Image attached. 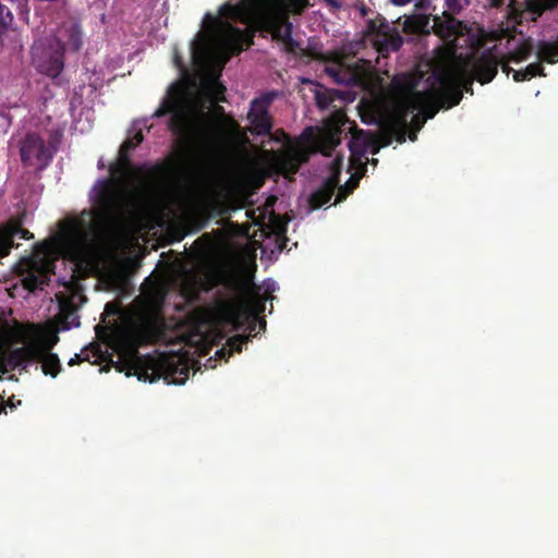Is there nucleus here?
Masks as SVG:
<instances>
[{"mask_svg":"<svg viewBox=\"0 0 558 558\" xmlns=\"http://www.w3.org/2000/svg\"><path fill=\"white\" fill-rule=\"evenodd\" d=\"M393 142H348V147L351 153L349 158L348 171L351 172L349 180L340 185L338 183L336 202L344 201L353 191L359 186L360 180L366 172L365 154H377L381 147L389 146Z\"/></svg>","mask_w":558,"mask_h":558,"instance_id":"obj_7","label":"nucleus"},{"mask_svg":"<svg viewBox=\"0 0 558 558\" xmlns=\"http://www.w3.org/2000/svg\"><path fill=\"white\" fill-rule=\"evenodd\" d=\"M343 160V154L337 153L336 156L326 165L329 172L328 177L324 180L322 186L310 196V205L313 209H318L330 202L338 183L340 182Z\"/></svg>","mask_w":558,"mask_h":558,"instance_id":"obj_11","label":"nucleus"},{"mask_svg":"<svg viewBox=\"0 0 558 558\" xmlns=\"http://www.w3.org/2000/svg\"><path fill=\"white\" fill-rule=\"evenodd\" d=\"M530 52H531V47L523 45L517 51H514L512 53V60L513 61L524 60L527 58Z\"/></svg>","mask_w":558,"mask_h":558,"instance_id":"obj_30","label":"nucleus"},{"mask_svg":"<svg viewBox=\"0 0 558 558\" xmlns=\"http://www.w3.org/2000/svg\"><path fill=\"white\" fill-rule=\"evenodd\" d=\"M12 12L0 3V36H2L9 29V27L12 25Z\"/></svg>","mask_w":558,"mask_h":558,"instance_id":"obj_27","label":"nucleus"},{"mask_svg":"<svg viewBox=\"0 0 558 558\" xmlns=\"http://www.w3.org/2000/svg\"><path fill=\"white\" fill-rule=\"evenodd\" d=\"M64 54L48 37L37 38L32 46V62L35 69L51 78H57L64 68Z\"/></svg>","mask_w":558,"mask_h":558,"instance_id":"obj_8","label":"nucleus"},{"mask_svg":"<svg viewBox=\"0 0 558 558\" xmlns=\"http://www.w3.org/2000/svg\"><path fill=\"white\" fill-rule=\"evenodd\" d=\"M498 56L492 51L477 58L454 60L438 72L433 73L423 89L414 75L400 74L393 77L390 89L392 112L387 122V136L380 140H414L427 119H432L440 108H451L462 98V88L473 80L482 84L490 82L497 74ZM355 125L336 110L324 120L322 126L308 128L293 140H340L350 134V140H362L354 132ZM270 140H281L270 135ZM282 140H292L283 135Z\"/></svg>","mask_w":558,"mask_h":558,"instance_id":"obj_2","label":"nucleus"},{"mask_svg":"<svg viewBox=\"0 0 558 558\" xmlns=\"http://www.w3.org/2000/svg\"><path fill=\"white\" fill-rule=\"evenodd\" d=\"M7 405H9L10 408H14V407H15V405H14V403H13L12 401H9V402L5 404V407H7Z\"/></svg>","mask_w":558,"mask_h":558,"instance_id":"obj_41","label":"nucleus"},{"mask_svg":"<svg viewBox=\"0 0 558 558\" xmlns=\"http://www.w3.org/2000/svg\"><path fill=\"white\" fill-rule=\"evenodd\" d=\"M82 101L77 98V93L71 100V114L73 123L70 128L68 136L76 137L87 134L94 122V112L88 107H82Z\"/></svg>","mask_w":558,"mask_h":558,"instance_id":"obj_16","label":"nucleus"},{"mask_svg":"<svg viewBox=\"0 0 558 558\" xmlns=\"http://www.w3.org/2000/svg\"><path fill=\"white\" fill-rule=\"evenodd\" d=\"M2 412H5V404L4 403H0V414Z\"/></svg>","mask_w":558,"mask_h":558,"instance_id":"obj_40","label":"nucleus"},{"mask_svg":"<svg viewBox=\"0 0 558 558\" xmlns=\"http://www.w3.org/2000/svg\"><path fill=\"white\" fill-rule=\"evenodd\" d=\"M48 38L65 53L77 52L83 46V33L75 20L63 22Z\"/></svg>","mask_w":558,"mask_h":558,"instance_id":"obj_12","label":"nucleus"},{"mask_svg":"<svg viewBox=\"0 0 558 558\" xmlns=\"http://www.w3.org/2000/svg\"><path fill=\"white\" fill-rule=\"evenodd\" d=\"M133 350H134L135 353H137L136 343L133 344Z\"/></svg>","mask_w":558,"mask_h":558,"instance_id":"obj_42","label":"nucleus"},{"mask_svg":"<svg viewBox=\"0 0 558 558\" xmlns=\"http://www.w3.org/2000/svg\"><path fill=\"white\" fill-rule=\"evenodd\" d=\"M142 142H122L119 148V158L123 163H129V153L137 147Z\"/></svg>","mask_w":558,"mask_h":558,"instance_id":"obj_28","label":"nucleus"},{"mask_svg":"<svg viewBox=\"0 0 558 558\" xmlns=\"http://www.w3.org/2000/svg\"><path fill=\"white\" fill-rule=\"evenodd\" d=\"M276 96L277 94L271 92L251 101L246 120L247 129L252 135L264 136L270 134L272 121L268 109Z\"/></svg>","mask_w":558,"mask_h":558,"instance_id":"obj_10","label":"nucleus"},{"mask_svg":"<svg viewBox=\"0 0 558 558\" xmlns=\"http://www.w3.org/2000/svg\"><path fill=\"white\" fill-rule=\"evenodd\" d=\"M32 347L39 350L34 361L41 363L43 373L53 378L57 377L62 369L59 356L56 353L46 352V349L40 344H32Z\"/></svg>","mask_w":558,"mask_h":558,"instance_id":"obj_19","label":"nucleus"},{"mask_svg":"<svg viewBox=\"0 0 558 558\" xmlns=\"http://www.w3.org/2000/svg\"><path fill=\"white\" fill-rule=\"evenodd\" d=\"M106 81L105 74L94 72L88 77V92L94 93L98 87L102 86L104 82Z\"/></svg>","mask_w":558,"mask_h":558,"instance_id":"obj_29","label":"nucleus"},{"mask_svg":"<svg viewBox=\"0 0 558 558\" xmlns=\"http://www.w3.org/2000/svg\"><path fill=\"white\" fill-rule=\"evenodd\" d=\"M39 350L35 347L25 345L0 352V373L7 374L17 367H26L28 363L34 362Z\"/></svg>","mask_w":558,"mask_h":558,"instance_id":"obj_15","label":"nucleus"},{"mask_svg":"<svg viewBox=\"0 0 558 558\" xmlns=\"http://www.w3.org/2000/svg\"><path fill=\"white\" fill-rule=\"evenodd\" d=\"M58 340H59L58 336H53L52 338L47 340L45 343H39V344L46 349V352H50V350L58 342Z\"/></svg>","mask_w":558,"mask_h":558,"instance_id":"obj_34","label":"nucleus"},{"mask_svg":"<svg viewBox=\"0 0 558 558\" xmlns=\"http://www.w3.org/2000/svg\"><path fill=\"white\" fill-rule=\"evenodd\" d=\"M238 289L247 296V302L240 307L232 311V316L240 325V318L243 316L245 319L251 318L248 323V335H235L227 340L228 348H221L216 352V355L220 360L228 361L233 352L240 353L242 345L256 336V327L259 324L260 328H266V322L264 319L258 320L257 315L264 311L265 300L259 294V288L248 280H241L236 283ZM239 328V326H236Z\"/></svg>","mask_w":558,"mask_h":558,"instance_id":"obj_5","label":"nucleus"},{"mask_svg":"<svg viewBox=\"0 0 558 558\" xmlns=\"http://www.w3.org/2000/svg\"><path fill=\"white\" fill-rule=\"evenodd\" d=\"M56 319L63 330L80 326V317L76 314V307L70 299L62 298L59 301V313Z\"/></svg>","mask_w":558,"mask_h":558,"instance_id":"obj_18","label":"nucleus"},{"mask_svg":"<svg viewBox=\"0 0 558 558\" xmlns=\"http://www.w3.org/2000/svg\"><path fill=\"white\" fill-rule=\"evenodd\" d=\"M365 158L367 159L366 165H367V163H372V165L376 166V165H377V162H378V160H377V159H375V158L368 159L366 156H365Z\"/></svg>","mask_w":558,"mask_h":558,"instance_id":"obj_39","label":"nucleus"},{"mask_svg":"<svg viewBox=\"0 0 558 558\" xmlns=\"http://www.w3.org/2000/svg\"><path fill=\"white\" fill-rule=\"evenodd\" d=\"M53 144L54 142H22L20 153L23 165L45 168L58 149Z\"/></svg>","mask_w":558,"mask_h":558,"instance_id":"obj_13","label":"nucleus"},{"mask_svg":"<svg viewBox=\"0 0 558 558\" xmlns=\"http://www.w3.org/2000/svg\"><path fill=\"white\" fill-rule=\"evenodd\" d=\"M489 3L494 8H500L502 5H507L508 8V15L512 16L513 19H520L521 21L524 20V17H521L522 11L524 9L523 3L518 4L514 0H489Z\"/></svg>","mask_w":558,"mask_h":558,"instance_id":"obj_22","label":"nucleus"},{"mask_svg":"<svg viewBox=\"0 0 558 558\" xmlns=\"http://www.w3.org/2000/svg\"><path fill=\"white\" fill-rule=\"evenodd\" d=\"M153 320L150 318H144L140 326L133 331L136 342L142 338H150L153 336Z\"/></svg>","mask_w":558,"mask_h":558,"instance_id":"obj_26","label":"nucleus"},{"mask_svg":"<svg viewBox=\"0 0 558 558\" xmlns=\"http://www.w3.org/2000/svg\"><path fill=\"white\" fill-rule=\"evenodd\" d=\"M110 173L113 177H122L124 174L123 167L118 163H113L110 166Z\"/></svg>","mask_w":558,"mask_h":558,"instance_id":"obj_32","label":"nucleus"},{"mask_svg":"<svg viewBox=\"0 0 558 558\" xmlns=\"http://www.w3.org/2000/svg\"><path fill=\"white\" fill-rule=\"evenodd\" d=\"M337 96L338 93L335 90L317 89L315 99L319 108L328 109Z\"/></svg>","mask_w":558,"mask_h":558,"instance_id":"obj_25","label":"nucleus"},{"mask_svg":"<svg viewBox=\"0 0 558 558\" xmlns=\"http://www.w3.org/2000/svg\"><path fill=\"white\" fill-rule=\"evenodd\" d=\"M34 235L27 229L23 228L21 219L11 218L0 226V258L10 254L13 247H17L15 240H29Z\"/></svg>","mask_w":558,"mask_h":558,"instance_id":"obj_14","label":"nucleus"},{"mask_svg":"<svg viewBox=\"0 0 558 558\" xmlns=\"http://www.w3.org/2000/svg\"><path fill=\"white\" fill-rule=\"evenodd\" d=\"M366 33L376 50L384 57L391 51H397L403 44L395 24L388 23L383 16L368 21Z\"/></svg>","mask_w":558,"mask_h":558,"instance_id":"obj_9","label":"nucleus"},{"mask_svg":"<svg viewBox=\"0 0 558 558\" xmlns=\"http://www.w3.org/2000/svg\"><path fill=\"white\" fill-rule=\"evenodd\" d=\"M283 144H296L286 153L266 151L259 162L248 171L250 178L262 186L267 178L283 175L291 179L303 163H306L312 155L320 153L325 157H332L336 147L342 142H282Z\"/></svg>","mask_w":558,"mask_h":558,"instance_id":"obj_4","label":"nucleus"},{"mask_svg":"<svg viewBox=\"0 0 558 558\" xmlns=\"http://www.w3.org/2000/svg\"><path fill=\"white\" fill-rule=\"evenodd\" d=\"M179 166V160L170 155L166 159L150 166L147 169V175L157 183L168 182L177 174Z\"/></svg>","mask_w":558,"mask_h":558,"instance_id":"obj_17","label":"nucleus"},{"mask_svg":"<svg viewBox=\"0 0 558 558\" xmlns=\"http://www.w3.org/2000/svg\"><path fill=\"white\" fill-rule=\"evenodd\" d=\"M537 57L542 61L555 63L558 61V36L555 40L539 41L536 47Z\"/></svg>","mask_w":558,"mask_h":558,"instance_id":"obj_21","label":"nucleus"},{"mask_svg":"<svg viewBox=\"0 0 558 558\" xmlns=\"http://www.w3.org/2000/svg\"><path fill=\"white\" fill-rule=\"evenodd\" d=\"M543 68L539 63H531L524 70L513 71V78L517 82L530 80L536 75H542Z\"/></svg>","mask_w":558,"mask_h":558,"instance_id":"obj_23","label":"nucleus"},{"mask_svg":"<svg viewBox=\"0 0 558 558\" xmlns=\"http://www.w3.org/2000/svg\"><path fill=\"white\" fill-rule=\"evenodd\" d=\"M175 144H240L245 146L246 144L252 145L253 142H174Z\"/></svg>","mask_w":558,"mask_h":558,"instance_id":"obj_31","label":"nucleus"},{"mask_svg":"<svg viewBox=\"0 0 558 558\" xmlns=\"http://www.w3.org/2000/svg\"><path fill=\"white\" fill-rule=\"evenodd\" d=\"M307 7L308 0H238L222 4L217 16L206 13L190 46L192 70L175 51L181 81L169 86L154 114L132 121L124 140H247L219 106L226 89L220 73L232 53L252 44L255 29L269 32L292 49L288 14Z\"/></svg>","mask_w":558,"mask_h":558,"instance_id":"obj_1","label":"nucleus"},{"mask_svg":"<svg viewBox=\"0 0 558 558\" xmlns=\"http://www.w3.org/2000/svg\"><path fill=\"white\" fill-rule=\"evenodd\" d=\"M134 372L142 381L155 383L163 379L168 385H183L190 373V367L183 356L172 354H160L158 357L138 359L134 365Z\"/></svg>","mask_w":558,"mask_h":558,"instance_id":"obj_6","label":"nucleus"},{"mask_svg":"<svg viewBox=\"0 0 558 558\" xmlns=\"http://www.w3.org/2000/svg\"><path fill=\"white\" fill-rule=\"evenodd\" d=\"M95 203L98 209L83 210L80 216L64 222L59 238L37 243L33 253L21 259L17 271L26 290L34 292L49 283L54 274L59 246L70 258L82 259L97 236L100 223L112 220L121 211L122 198L111 180L101 182Z\"/></svg>","mask_w":558,"mask_h":558,"instance_id":"obj_3","label":"nucleus"},{"mask_svg":"<svg viewBox=\"0 0 558 558\" xmlns=\"http://www.w3.org/2000/svg\"><path fill=\"white\" fill-rule=\"evenodd\" d=\"M331 8L338 9L341 5V0H324Z\"/></svg>","mask_w":558,"mask_h":558,"instance_id":"obj_37","label":"nucleus"},{"mask_svg":"<svg viewBox=\"0 0 558 558\" xmlns=\"http://www.w3.org/2000/svg\"><path fill=\"white\" fill-rule=\"evenodd\" d=\"M521 17L526 21H536L546 10L558 7V0H525Z\"/></svg>","mask_w":558,"mask_h":558,"instance_id":"obj_20","label":"nucleus"},{"mask_svg":"<svg viewBox=\"0 0 558 558\" xmlns=\"http://www.w3.org/2000/svg\"><path fill=\"white\" fill-rule=\"evenodd\" d=\"M413 24H414L413 21L410 17H407L404 21V29L411 31V32L417 31L420 28V26L413 25Z\"/></svg>","mask_w":558,"mask_h":558,"instance_id":"obj_35","label":"nucleus"},{"mask_svg":"<svg viewBox=\"0 0 558 558\" xmlns=\"http://www.w3.org/2000/svg\"><path fill=\"white\" fill-rule=\"evenodd\" d=\"M84 360H86L85 357H82L81 354H75L74 357L70 359V361L68 362L69 366H74V365H77L80 364L81 362H83Z\"/></svg>","mask_w":558,"mask_h":558,"instance_id":"obj_36","label":"nucleus"},{"mask_svg":"<svg viewBox=\"0 0 558 558\" xmlns=\"http://www.w3.org/2000/svg\"><path fill=\"white\" fill-rule=\"evenodd\" d=\"M326 73L333 78L336 83L344 84L351 81V77L343 70L342 65L339 63H333L331 65L326 66Z\"/></svg>","mask_w":558,"mask_h":558,"instance_id":"obj_24","label":"nucleus"},{"mask_svg":"<svg viewBox=\"0 0 558 558\" xmlns=\"http://www.w3.org/2000/svg\"><path fill=\"white\" fill-rule=\"evenodd\" d=\"M446 5L448 11L451 13H456L460 10V4L458 0H446Z\"/></svg>","mask_w":558,"mask_h":558,"instance_id":"obj_33","label":"nucleus"},{"mask_svg":"<svg viewBox=\"0 0 558 558\" xmlns=\"http://www.w3.org/2000/svg\"><path fill=\"white\" fill-rule=\"evenodd\" d=\"M390 2L397 7H403L412 2V0H390Z\"/></svg>","mask_w":558,"mask_h":558,"instance_id":"obj_38","label":"nucleus"}]
</instances>
